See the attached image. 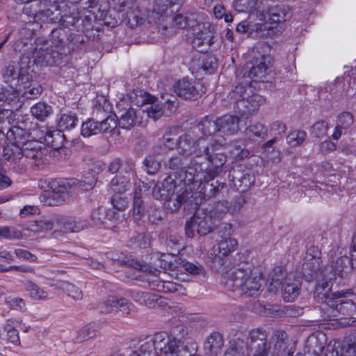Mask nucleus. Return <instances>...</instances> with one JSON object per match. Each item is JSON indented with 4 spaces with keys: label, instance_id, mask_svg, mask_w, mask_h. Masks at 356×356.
<instances>
[{
    "label": "nucleus",
    "instance_id": "obj_18",
    "mask_svg": "<svg viewBox=\"0 0 356 356\" xmlns=\"http://www.w3.org/2000/svg\"><path fill=\"white\" fill-rule=\"evenodd\" d=\"M216 34V27L210 22H206L198 24L193 30V40L192 44L194 48L199 51H203L207 49L203 47H209L213 44Z\"/></svg>",
    "mask_w": 356,
    "mask_h": 356
},
{
    "label": "nucleus",
    "instance_id": "obj_25",
    "mask_svg": "<svg viewBox=\"0 0 356 356\" xmlns=\"http://www.w3.org/2000/svg\"><path fill=\"white\" fill-rule=\"evenodd\" d=\"M3 159L13 164V169L18 173L26 170V165L23 161L22 146L8 143L3 147Z\"/></svg>",
    "mask_w": 356,
    "mask_h": 356
},
{
    "label": "nucleus",
    "instance_id": "obj_47",
    "mask_svg": "<svg viewBox=\"0 0 356 356\" xmlns=\"http://www.w3.org/2000/svg\"><path fill=\"white\" fill-rule=\"evenodd\" d=\"M227 148L230 155L236 159H243L250 154L249 150L244 147L243 143L240 140H233L228 145Z\"/></svg>",
    "mask_w": 356,
    "mask_h": 356
},
{
    "label": "nucleus",
    "instance_id": "obj_29",
    "mask_svg": "<svg viewBox=\"0 0 356 356\" xmlns=\"http://www.w3.org/2000/svg\"><path fill=\"white\" fill-rule=\"evenodd\" d=\"M260 20L268 22L269 24H278L290 18L291 13L285 8L275 6L263 11L260 14Z\"/></svg>",
    "mask_w": 356,
    "mask_h": 356
},
{
    "label": "nucleus",
    "instance_id": "obj_26",
    "mask_svg": "<svg viewBox=\"0 0 356 356\" xmlns=\"http://www.w3.org/2000/svg\"><path fill=\"white\" fill-rule=\"evenodd\" d=\"M99 309L102 313L121 312L124 314H129L132 305L124 298L109 296L99 303Z\"/></svg>",
    "mask_w": 356,
    "mask_h": 356
},
{
    "label": "nucleus",
    "instance_id": "obj_32",
    "mask_svg": "<svg viewBox=\"0 0 356 356\" xmlns=\"http://www.w3.org/2000/svg\"><path fill=\"white\" fill-rule=\"evenodd\" d=\"M178 0H156L151 13L148 14L149 24H158L168 9L177 3Z\"/></svg>",
    "mask_w": 356,
    "mask_h": 356
},
{
    "label": "nucleus",
    "instance_id": "obj_34",
    "mask_svg": "<svg viewBox=\"0 0 356 356\" xmlns=\"http://www.w3.org/2000/svg\"><path fill=\"white\" fill-rule=\"evenodd\" d=\"M144 113V110H135L129 108L124 111L119 116V126L122 129H129L136 124H140L138 115L140 113Z\"/></svg>",
    "mask_w": 356,
    "mask_h": 356
},
{
    "label": "nucleus",
    "instance_id": "obj_54",
    "mask_svg": "<svg viewBox=\"0 0 356 356\" xmlns=\"http://www.w3.org/2000/svg\"><path fill=\"white\" fill-rule=\"evenodd\" d=\"M307 136L303 130H294L286 136V143L291 147H298L306 140Z\"/></svg>",
    "mask_w": 356,
    "mask_h": 356
},
{
    "label": "nucleus",
    "instance_id": "obj_31",
    "mask_svg": "<svg viewBox=\"0 0 356 356\" xmlns=\"http://www.w3.org/2000/svg\"><path fill=\"white\" fill-rule=\"evenodd\" d=\"M354 122L353 115L349 112H343L339 114L336 122V127L332 138L338 140L342 134H345L350 131Z\"/></svg>",
    "mask_w": 356,
    "mask_h": 356
},
{
    "label": "nucleus",
    "instance_id": "obj_42",
    "mask_svg": "<svg viewBox=\"0 0 356 356\" xmlns=\"http://www.w3.org/2000/svg\"><path fill=\"white\" fill-rule=\"evenodd\" d=\"M228 210V202L223 200L216 202L210 210L204 211L207 212L208 216L216 223L223 218Z\"/></svg>",
    "mask_w": 356,
    "mask_h": 356
},
{
    "label": "nucleus",
    "instance_id": "obj_56",
    "mask_svg": "<svg viewBox=\"0 0 356 356\" xmlns=\"http://www.w3.org/2000/svg\"><path fill=\"white\" fill-rule=\"evenodd\" d=\"M78 122V118L75 115L63 114L58 120V126L60 131L70 130Z\"/></svg>",
    "mask_w": 356,
    "mask_h": 356
},
{
    "label": "nucleus",
    "instance_id": "obj_50",
    "mask_svg": "<svg viewBox=\"0 0 356 356\" xmlns=\"http://www.w3.org/2000/svg\"><path fill=\"white\" fill-rule=\"evenodd\" d=\"M99 330V324L91 322L84 326L78 333L77 339L80 341L88 340L97 336Z\"/></svg>",
    "mask_w": 356,
    "mask_h": 356
},
{
    "label": "nucleus",
    "instance_id": "obj_14",
    "mask_svg": "<svg viewBox=\"0 0 356 356\" xmlns=\"http://www.w3.org/2000/svg\"><path fill=\"white\" fill-rule=\"evenodd\" d=\"M2 76L5 81L11 86H24L28 87L31 81L29 67L26 64L12 62L2 70Z\"/></svg>",
    "mask_w": 356,
    "mask_h": 356
},
{
    "label": "nucleus",
    "instance_id": "obj_59",
    "mask_svg": "<svg viewBox=\"0 0 356 356\" xmlns=\"http://www.w3.org/2000/svg\"><path fill=\"white\" fill-rule=\"evenodd\" d=\"M99 134L111 133L117 127L115 116L108 115L102 121H97Z\"/></svg>",
    "mask_w": 356,
    "mask_h": 356
},
{
    "label": "nucleus",
    "instance_id": "obj_64",
    "mask_svg": "<svg viewBox=\"0 0 356 356\" xmlns=\"http://www.w3.org/2000/svg\"><path fill=\"white\" fill-rule=\"evenodd\" d=\"M60 18L59 19L58 22L60 23V25L63 28H70L72 26H74L76 22H77L79 19V13L76 12L72 13L71 15H62L60 13Z\"/></svg>",
    "mask_w": 356,
    "mask_h": 356
},
{
    "label": "nucleus",
    "instance_id": "obj_35",
    "mask_svg": "<svg viewBox=\"0 0 356 356\" xmlns=\"http://www.w3.org/2000/svg\"><path fill=\"white\" fill-rule=\"evenodd\" d=\"M63 229L68 232H77L88 227V222L81 217L65 216L60 219Z\"/></svg>",
    "mask_w": 356,
    "mask_h": 356
},
{
    "label": "nucleus",
    "instance_id": "obj_17",
    "mask_svg": "<svg viewBox=\"0 0 356 356\" xmlns=\"http://www.w3.org/2000/svg\"><path fill=\"white\" fill-rule=\"evenodd\" d=\"M323 276L321 280H318L314 291V297L316 302L321 304L320 308L325 312L330 304L334 302L335 294H330L332 280H330L327 275V269H323L320 272Z\"/></svg>",
    "mask_w": 356,
    "mask_h": 356
},
{
    "label": "nucleus",
    "instance_id": "obj_40",
    "mask_svg": "<svg viewBox=\"0 0 356 356\" xmlns=\"http://www.w3.org/2000/svg\"><path fill=\"white\" fill-rule=\"evenodd\" d=\"M22 323L19 319H8L4 325V331L6 332V340L15 345L20 346L19 332L15 327Z\"/></svg>",
    "mask_w": 356,
    "mask_h": 356
},
{
    "label": "nucleus",
    "instance_id": "obj_44",
    "mask_svg": "<svg viewBox=\"0 0 356 356\" xmlns=\"http://www.w3.org/2000/svg\"><path fill=\"white\" fill-rule=\"evenodd\" d=\"M324 348L323 344L320 343L316 337L310 336L305 347V356H321ZM296 356H302L297 355Z\"/></svg>",
    "mask_w": 356,
    "mask_h": 356
},
{
    "label": "nucleus",
    "instance_id": "obj_38",
    "mask_svg": "<svg viewBox=\"0 0 356 356\" xmlns=\"http://www.w3.org/2000/svg\"><path fill=\"white\" fill-rule=\"evenodd\" d=\"M108 170L112 174H136L134 161L131 160L122 161L120 159L112 161L108 165Z\"/></svg>",
    "mask_w": 356,
    "mask_h": 356
},
{
    "label": "nucleus",
    "instance_id": "obj_11",
    "mask_svg": "<svg viewBox=\"0 0 356 356\" xmlns=\"http://www.w3.org/2000/svg\"><path fill=\"white\" fill-rule=\"evenodd\" d=\"M285 277V271L280 268H275L272 275V281L270 284L269 291H276L281 285H283V298L287 302L293 301L299 295L300 282L298 280L291 282L288 278L284 283L282 282Z\"/></svg>",
    "mask_w": 356,
    "mask_h": 356
},
{
    "label": "nucleus",
    "instance_id": "obj_20",
    "mask_svg": "<svg viewBox=\"0 0 356 356\" xmlns=\"http://www.w3.org/2000/svg\"><path fill=\"white\" fill-rule=\"evenodd\" d=\"M163 268L170 271V275L171 277H175V279L181 281L185 280V277H182L184 275V271L197 275L202 270L201 266H196L179 257H176L173 261L165 264Z\"/></svg>",
    "mask_w": 356,
    "mask_h": 356
},
{
    "label": "nucleus",
    "instance_id": "obj_23",
    "mask_svg": "<svg viewBox=\"0 0 356 356\" xmlns=\"http://www.w3.org/2000/svg\"><path fill=\"white\" fill-rule=\"evenodd\" d=\"M24 157L33 160V164L38 167H42L45 164L44 158L47 149L44 145L39 140H29L22 146Z\"/></svg>",
    "mask_w": 356,
    "mask_h": 356
},
{
    "label": "nucleus",
    "instance_id": "obj_13",
    "mask_svg": "<svg viewBox=\"0 0 356 356\" xmlns=\"http://www.w3.org/2000/svg\"><path fill=\"white\" fill-rule=\"evenodd\" d=\"M215 224L207 211L198 209L194 216L186 223V234L190 238H193L195 232L200 236H205L212 231Z\"/></svg>",
    "mask_w": 356,
    "mask_h": 356
},
{
    "label": "nucleus",
    "instance_id": "obj_46",
    "mask_svg": "<svg viewBox=\"0 0 356 356\" xmlns=\"http://www.w3.org/2000/svg\"><path fill=\"white\" fill-rule=\"evenodd\" d=\"M32 115L40 121H44L52 113L51 106L44 102H38L31 108Z\"/></svg>",
    "mask_w": 356,
    "mask_h": 356
},
{
    "label": "nucleus",
    "instance_id": "obj_24",
    "mask_svg": "<svg viewBox=\"0 0 356 356\" xmlns=\"http://www.w3.org/2000/svg\"><path fill=\"white\" fill-rule=\"evenodd\" d=\"M335 298L327 309L324 312L325 318H336L341 314L344 316H351L356 310L355 304L350 300H343V293L337 292Z\"/></svg>",
    "mask_w": 356,
    "mask_h": 356
},
{
    "label": "nucleus",
    "instance_id": "obj_6",
    "mask_svg": "<svg viewBox=\"0 0 356 356\" xmlns=\"http://www.w3.org/2000/svg\"><path fill=\"white\" fill-rule=\"evenodd\" d=\"M175 180L171 175L166 177L162 183L157 184L153 188L152 195L155 199L168 202V207L172 210L178 209L185 202L193 204V185L183 183L181 186L179 177Z\"/></svg>",
    "mask_w": 356,
    "mask_h": 356
},
{
    "label": "nucleus",
    "instance_id": "obj_36",
    "mask_svg": "<svg viewBox=\"0 0 356 356\" xmlns=\"http://www.w3.org/2000/svg\"><path fill=\"white\" fill-rule=\"evenodd\" d=\"M245 135L250 140L263 141L268 136V129L264 124L257 122L245 129Z\"/></svg>",
    "mask_w": 356,
    "mask_h": 356
},
{
    "label": "nucleus",
    "instance_id": "obj_57",
    "mask_svg": "<svg viewBox=\"0 0 356 356\" xmlns=\"http://www.w3.org/2000/svg\"><path fill=\"white\" fill-rule=\"evenodd\" d=\"M201 68L208 74H212L218 68L217 58L213 55H204L201 58Z\"/></svg>",
    "mask_w": 356,
    "mask_h": 356
},
{
    "label": "nucleus",
    "instance_id": "obj_48",
    "mask_svg": "<svg viewBox=\"0 0 356 356\" xmlns=\"http://www.w3.org/2000/svg\"><path fill=\"white\" fill-rule=\"evenodd\" d=\"M272 33L273 29L268 25L267 22L265 23H255L251 24L250 37L255 38L268 37Z\"/></svg>",
    "mask_w": 356,
    "mask_h": 356
},
{
    "label": "nucleus",
    "instance_id": "obj_1",
    "mask_svg": "<svg viewBox=\"0 0 356 356\" xmlns=\"http://www.w3.org/2000/svg\"><path fill=\"white\" fill-rule=\"evenodd\" d=\"M198 129L202 134L197 138L192 132H188L179 137L178 148L186 154H194L197 158H204L212 165L209 173L213 176L221 171V168L227 162L226 155L220 152L226 140L218 134V119L206 117L198 124Z\"/></svg>",
    "mask_w": 356,
    "mask_h": 356
},
{
    "label": "nucleus",
    "instance_id": "obj_60",
    "mask_svg": "<svg viewBox=\"0 0 356 356\" xmlns=\"http://www.w3.org/2000/svg\"><path fill=\"white\" fill-rule=\"evenodd\" d=\"M328 129V124L325 122L318 121L311 127L310 133L313 137L321 138L326 136Z\"/></svg>",
    "mask_w": 356,
    "mask_h": 356
},
{
    "label": "nucleus",
    "instance_id": "obj_8",
    "mask_svg": "<svg viewBox=\"0 0 356 356\" xmlns=\"http://www.w3.org/2000/svg\"><path fill=\"white\" fill-rule=\"evenodd\" d=\"M131 265L134 268L148 274L147 281L152 290L163 293H184L185 289L181 284L164 280L165 272H161L147 264L134 259H132Z\"/></svg>",
    "mask_w": 356,
    "mask_h": 356
},
{
    "label": "nucleus",
    "instance_id": "obj_55",
    "mask_svg": "<svg viewBox=\"0 0 356 356\" xmlns=\"http://www.w3.org/2000/svg\"><path fill=\"white\" fill-rule=\"evenodd\" d=\"M321 264V258H305V261L302 266L304 273L308 272V275H310L311 278H313L314 276L317 277Z\"/></svg>",
    "mask_w": 356,
    "mask_h": 356
},
{
    "label": "nucleus",
    "instance_id": "obj_30",
    "mask_svg": "<svg viewBox=\"0 0 356 356\" xmlns=\"http://www.w3.org/2000/svg\"><path fill=\"white\" fill-rule=\"evenodd\" d=\"M136 174H117L110 181V191L114 193L123 194L130 190L131 187V179Z\"/></svg>",
    "mask_w": 356,
    "mask_h": 356
},
{
    "label": "nucleus",
    "instance_id": "obj_15",
    "mask_svg": "<svg viewBox=\"0 0 356 356\" xmlns=\"http://www.w3.org/2000/svg\"><path fill=\"white\" fill-rule=\"evenodd\" d=\"M141 100H138L136 104H150V106L147 107L143 113H146L147 116L156 120L162 115L171 113L176 106L175 102L170 99H165V103H156V98L149 93L144 92L140 94Z\"/></svg>",
    "mask_w": 356,
    "mask_h": 356
},
{
    "label": "nucleus",
    "instance_id": "obj_12",
    "mask_svg": "<svg viewBox=\"0 0 356 356\" xmlns=\"http://www.w3.org/2000/svg\"><path fill=\"white\" fill-rule=\"evenodd\" d=\"M31 10L30 15L33 16L35 22L56 23L60 18V6L58 5H49L46 0H35L29 8Z\"/></svg>",
    "mask_w": 356,
    "mask_h": 356
},
{
    "label": "nucleus",
    "instance_id": "obj_41",
    "mask_svg": "<svg viewBox=\"0 0 356 356\" xmlns=\"http://www.w3.org/2000/svg\"><path fill=\"white\" fill-rule=\"evenodd\" d=\"M348 265H351L349 258L346 256H343L337 258L334 262V265H332L330 267H326L324 269H327L328 278L333 280L337 275L341 276V273L345 268L348 267Z\"/></svg>",
    "mask_w": 356,
    "mask_h": 356
},
{
    "label": "nucleus",
    "instance_id": "obj_52",
    "mask_svg": "<svg viewBox=\"0 0 356 356\" xmlns=\"http://www.w3.org/2000/svg\"><path fill=\"white\" fill-rule=\"evenodd\" d=\"M150 11L143 13L141 10H134L128 13L127 20L131 27L137 26L143 24L145 20L148 21V14Z\"/></svg>",
    "mask_w": 356,
    "mask_h": 356
},
{
    "label": "nucleus",
    "instance_id": "obj_27",
    "mask_svg": "<svg viewBox=\"0 0 356 356\" xmlns=\"http://www.w3.org/2000/svg\"><path fill=\"white\" fill-rule=\"evenodd\" d=\"M229 177L234 186L241 192L247 191L254 183V176L251 170H242L241 167L231 171Z\"/></svg>",
    "mask_w": 356,
    "mask_h": 356
},
{
    "label": "nucleus",
    "instance_id": "obj_21",
    "mask_svg": "<svg viewBox=\"0 0 356 356\" xmlns=\"http://www.w3.org/2000/svg\"><path fill=\"white\" fill-rule=\"evenodd\" d=\"M178 150L182 156H175L171 157L166 163V166L175 171V176L177 177V175H178L180 183H184V181L181 180V178H184V174L188 168L192 165V162L194 160H196L200 163H203L201 160H204V158H197L194 154H183L179 149Z\"/></svg>",
    "mask_w": 356,
    "mask_h": 356
},
{
    "label": "nucleus",
    "instance_id": "obj_51",
    "mask_svg": "<svg viewBox=\"0 0 356 356\" xmlns=\"http://www.w3.org/2000/svg\"><path fill=\"white\" fill-rule=\"evenodd\" d=\"M19 38L14 45L15 51H22L26 47L32 40L33 31L28 28H23L19 31Z\"/></svg>",
    "mask_w": 356,
    "mask_h": 356
},
{
    "label": "nucleus",
    "instance_id": "obj_28",
    "mask_svg": "<svg viewBox=\"0 0 356 356\" xmlns=\"http://www.w3.org/2000/svg\"><path fill=\"white\" fill-rule=\"evenodd\" d=\"M266 57L264 55L260 56L251 60L246 67L245 75L248 73L250 79L255 81H261L266 77L268 66L266 63Z\"/></svg>",
    "mask_w": 356,
    "mask_h": 356
},
{
    "label": "nucleus",
    "instance_id": "obj_19",
    "mask_svg": "<svg viewBox=\"0 0 356 356\" xmlns=\"http://www.w3.org/2000/svg\"><path fill=\"white\" fill-rule=\"evenodd\" d=\"M174 88L179 97L190 99H196L207 90L202 81H190L186 79L179 81Z\"/></svg>",
    "mask_w": 356,
    "mask_h": 356
},
{
    "label": "nucleus",
    "instance_id": "obj_45",
    "mask_svg": "<svg viewBox=\"0 0 356 356\" xmlns=\"http://www.w3.org/2000/svg\"><path fill=\"white\" fill-rule=\"evenodd\" d=\"M54 222L52 219L43 217L31 222L29 225L28 229L35 233H41L51 230L54 227Z\"/></svg>",
    "mask_w": 356,
    "mask_h": 356
},
{
    "label": "nucleus",
    "instance_id": "obj_33",
    "mask_svg": "<svg viewBox=\"0 0 356 356\" xmlns=\"http://www.w3.org/2000/svg\"><path fill=\"white\" fill-rule=\"evenodd\" d=\"M223 346V339L218 332L211 333L204 343L205 356H217Z\"/></svg>",
    "mask_w": 356,
    "mask_h": 356
},
{
    "label": "nucleus",
    "instance_id": "obj_61",
    "mask_svg": "<svg viewBox=\"0 0 356 356\" xmlns=\"http://www.w3.org/2000/svg\"><path fill=\"white\" fill-rule=\"evenodd\" d=\"M176 128H171L169 130H168L163 138V142L165 147L168 149H172L175 147H177L178 148V142L179 140V138L178 140H176L173 136H176Z\"/></svg>",
    "mask_w": 356,
    "mask_h": 356
},
{
    "label": "nucleus",
    "instance_id": "obj_5",
    "mask_svg": "<svg viewBox=\"0 0 356 356\" xmlns=\"http://www.w3.org/2000/svg\"><path fill=\"white\" fill-rule=\"evenodd\" d=\"M263 282L261 274L250 268H232L222 273L221 279L227 290L240 289L248 296H257Z\"/></svg>",
    "mask_w": 356,
    "mask_h": 356
},
{
    "label": "nucleus",
    "instance_id": "obj_53",
    "mask_svg": "<svg viewBox=\"0 0 356 356\" xmlns=\"http://www.w3.org/2000/svg\"><path fill=\"white\" fill-rule=\"evenodd\" d=\"M63 134L58 130H47L44 134L39 136L40 140L43 139L46 143L53 147H58V141L62 140Z\"/></svg>",
    "mask_w": 356,
    "mask_h": 356
},
{
    "label": "nucleus",
    "instance_id": "obj_2",
    "mask_svg": "<svg viewBox=\"0 0 356 356\" xmlns=\"http://www.w3.org/2000/svg\"><path fill=\"white\" fill-rule=\"evenodd\" d=\"M265 102V98L253 92L250 85L239 84L229 92L222 101L223 105L233 111L238 117L226 115L218 119V132L233 135L239 130V118L248 119Z\"/></svg>",
    "mask_w": 356,
    "mask_h": 356
},
{
    "label": "nucleus",
    "instance_id": "obj_16",
    "mask_svg": "<svg viewBox=\"0 0 356 356\" xmlns=\"http://www.w3.org/2000/svg\"><path fill=\"white\" fill-rule=\"evenodd\" d=\"M267 346L269 348L268 354L273 356H291L294 352L293 344L290 341L289 335L283 330H276L273 332L270 342Z\"/></svg>",
    "mask_w": 356,
    "mask_h": 356
},
{
    "label": "nucleus",
    "instance_id": "obj_62",
    "mask_svg": "<svg viewBox=\"0 0 356 356\" xmlns=\"http://www.w3.org/2000/svg\"><path fill=\"white\" fill-rule=\"evenodd\" d=\"M65 33L62 28L53 29L51 31V44L56 47L59 51L64 45Z\"/></svg>",
    "mask_w": 356,
    "mask_h": 356
},
{
    "label": "nucleus",
    "instance_id": "obj_49",
    "mask_svg": "<svg viewBox=\"0 0 356 356\" xmlns=\"http://www.w3.org/2000/svg\"><path fill=\"white\" fill-rule=\"evenodd\" d=\"M58 288L63 290L68 296L77 301L83 299L82 291L74 284L62 281L58 283Z\"/></svg>",
    "mask_w": 356,
    "mask_h": 356
},
{
    "label": "nucleus",
    "instance_id": "obj_3",
    "mask_svg": "<svg viewBox=\"0 0 356 356\" xmlns=\"http://www.w3.org/2000/svg\"><path fill=\"white\" fill-rule=\"evenodd\" d=\"M223 166H222L220 172L213 176L209 173L212 168L211 163L209 162L200 163L196 160L192 162V165L185 172L184 177L181 178V180H184L186 184L193 185V194L191 195V197H193V204L197 206L202 200L223 197L229 193V188L226 183L219 181L210 183L222 172Z\"/></svg>",
    "mask_w": 356,
    "mask_h": 356
},
{
    "label": "nucleus",
    "instance_id": "obj_4",
    "mask_svg": "<svg viewBox=\"0 0 356 356\" xmlns=\"http://www.w3.org/2000/svg\"><path fill=\"white\" fill-rule=\"evenodd\" d=\"M138 348L129 356H199L196 354L195 343L185 345L180 340L167 332H160L154 335L141 336Z\"/></svg>",
    "mask_w": 356,
    "mask_h": 356
},
{
    "label": "nucleus",
    "instance_id": "obj_39",
    "mask_svg": "<svg viewBox=\"0 0 356 356\" xmlns=\"http://www.w3.org/2000/svg\"><path fill=\"white\" fill-rule=\"evenodd\" d=\"M133 218L136 222L142 220L145 214V206L142 200V188L137 187L134 193Z\"/></svg>",
    "mask_w": 356,
    "mask_h": 356
},
{
    "label": "nucleus",
    "instance_id": "obj_37",
    "mask_svg": "<svg viewBox=\"0 0 356 356\" xmlns=\"http://www.w3.org/2000/svg\"><path fill=\"white\" fill-rule=\"evenodd\" d=\"M25 291L29 296L33 300L45 301L51 298L49 292L44 287H41L31 280L24 284Z\"/></svg>",
    "mask_w": 356,
    "mask_h": 356
},
{
    "label": "nucleus",
    "instance_id": "obj_10",
    "mask_svg": "<svg viewBox=\"0 0 356 356\" xmlns=\"http://www.w3.org/2000/svg\"><path fill=\"white\" fill-rule=\"evenodd\" d=\"M74 181L68 179H54L49 183V189L42 195V202L47 206L61 204L66 195L72 189Z\"/></svg>",
    "mask_w": 356,
    "mask_h": 356
},
{
    "label": "nucleus",
    "instance_id": "obj_43",
    "mask_svg": "<svg viewBox=\"0 0 356 356\" xmlns=\"http://www.w3.org/2000/svg\"><path fill=\"white\" fill-rule=\"evenodd\" d=\"M8 143L24 146L26 143L25 131L17 126L10 128L6 135Z\"/></svg>",
    "mask_w": 356,
    "mask_h": 356
},
{
    "label": "nucleus",
    "instance_id": "obj_9",
    "mask_svg": "<svg viewBox=\"0 0 356 356\" xmlns=\"http://www.w3.org/2000/svg\"><path fill=\"white\" fill-rule=\"evenodd\" d=\"M237 245V241L234 238L221 240L214 245L208 253V259L211 268L216 271H223L227 257L229 253L236 250Z\"/></svg>",
    "mask_w": 356,
    "mask_h": 356
},
{
    "label": "nucleus",
    "instance_id": "obj_7",
    "mask_svg": "<svg viewBox=\"0 0 356 356\" xmlns=\"http://www.w3.org/2000/svg\"><path fill=\"white\" fill-rule=\"evenodd\" d=\"M268 337L266 330L259 327L249 332L246 345L238 341L228 348L224 356H268L269 348L266 339Z\"/></svg>",
    "mask_w": 356,
    "mask_h": 356
},
{
    "label": "nucleus",
    "instance_id": "obj_22",
    "mask_svg": "<svg viewBox=\"0 0 356 356\" xmlns=\"http://www.w3.org/2000/svg\"><path fill=\"white\" fill-rule=\"evenodd\" d=\"M40 42L41 40L38 39V42ZM62 54L58 50H54L52 48L46 47L44 49L36 46L33 53V62L35 65L41 67L52 66L60 62Z\"/></svg>",
    "mask_w": 356,
    "mask_h": 356
},
{
    "label": "nucleus",
    "instance_id": "obj_58",
    "mask_svg": "<svg viewBox=\"0 0 356 356\" xmlns=\"http://www.w3.org/2000/svg\"><path fill=\"white\" fill-rule=\"evenodd\" d=\"M81 134L84 137H90L99 134L97 121H95L93 119H88L83 122Z\"/></svg>",
    "mask_w": 356,
    "mask_h": 356
},
{
    "label": "nucleus",
    "instance_id": "obj_63",
    "mask_svg": "<svg viewBox=\"0 0 356 356\" xmlns=\"http://www.w3.org/2000/svg\"><path fill=\"white\" fill-rule=\"evenodd\" d=\"M145 170L150 175L155 174L161 167L160 163L154 156H148L143 161Z\"/></svg>",
    "mask_w": 356,
    "mask_h": 356
}]
</instances>
